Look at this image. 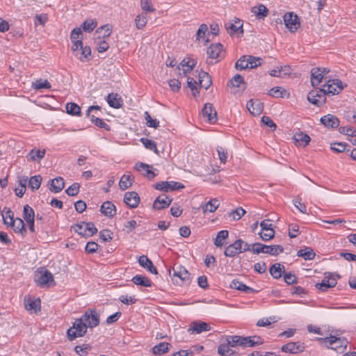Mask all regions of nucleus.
Listing matches in <instances>:
<instances>
[{"instance_id": "obj_1", "label": "nucleus", "mask_w": 356, "mask_h": 356, "mask_svg": "<svg viewBox=\"0 0 356 356\" xmlns=\"http://www.w3.org/2000/svg\"><path fill=\"white\" fill-rule=\"evenodd\" d=\"M234 335L227 336L225 341L222 342L218 348V353L221 356H236L238 351L236 346H238L237 343H233L236 339H234Z\"/></svg>"}, {"instance_id": "obj_2", "label": "nucleus", "mask_w": 356, "mask_h": 356, "mask_svg": "<svg viewBox=\"0 0 356 356\" xmlns=\"http://www.w3.org/2000/svg\"><path fill=\"white\" fill-rule=\"evenodd\" d=\"M316 340L322 345L325 344L327 348H330L335 350L346 348L348 344V341L345 338L336 337L332 335L325 338L316 337Z\"/></svg>"}, {"instance_id": "obj_3", "label": "nucleus", "mask_w": 356, "mask_h": 356, "mask_svg": "<svg viewBox=\"0 0 356 356\" xmlns=\"http://www.w3.org/2000/svg\"><path fill=\"white\" fill-rule=\"evenodd\" d=\"M88 327L86 323L81 318H76L73 325L67 331V337L70 341H73L78 337H82L87 332Z\"/></svg>"}, {"instance_id": "obj_4", "label": "nucleus", "mask_w": 356, "mask_h": 356, "mask_svg": "<svg viewBox=\"0 0 356 356\" xmlns=\"http://www.w3.org/2000/svg\"><path fill=\"white\" fill-rule=\"evenodd\" d=\"M284 248L280 245H267L261 243H254L252 244V252L259 254L265 253L270 255L276 256L283 252Z\"/></svg>"}, {"instance_id": "obj_5", "label": "nucleus", "mask_w": 356, "mask_h": 356, "mask_svg": "<svg viewBox=\"0 0 356 356\" xmlns=\"http://www.w3.org/2000/svg\"><path fill=\"white\" fill-rule=\"evenodd\" d=\"M172 271L173 272V274L172 275V279L174 281L175 278H178L180 280V283L177 282V280H175L177 283L179 284H189L191 281V274L190 273L186 270V268L182 266L180 264H175L174 266L172 268V269H169V274L172 275Z\"/></svg>"}, {"instance_id": "obj_6", "label": "nucleus", "mask_w": 356, "mask_h": 356, "mask_svg": "<svg viewBox=\"0 0 356 356\" xmlns=\"http://www.w3.org/2000/svg\"><path fill=\"white\" fill-rule=\"evenodd\" d=\"M35 282L37 285L40 286L44 285L49 286L50 284L55 285L52 273L44 268L38 269L35 274Z\"/></svg>"}, {"instance_id": "obj_7", "label": "nucleus", "mask_w": 356, "mask_h": 356, "mask_svg": "<svg viewBox=\"0 0 356 356\" xmlns=\"http://www.w3.org/2000/svg\"><path fill=\"white\" fill-rule=\"evenodd\" d=\"M338 278H340V275L332 273H325L322 282L316 283L315 286L321 291H327L328 289L336 286Z\"/></svg>"}, {"instance_id": "obj_8", "label": "nucleus", "mask_w": 356, "mask_h": 356, "mask_svg": "<svg viewBox=\"0 0 356 356\" xmlns=\"http://www.w3.org/2000/svg\"><path fill=\"white\" fill-rule=\"evenodd\" d=\"M74 231L79 235L88 238L93 236L97 232V229L95 227L93 222H81L76 224L74 227Z\"/></svg>"}, {"instance_id": "obj_9", "label": "nucleus", "mask_w": 356, "mask_h": 356, "mask_svg": "<svg viewBox=\"0 0 356 356\" xmlns=\"http://www.w3.org/2000/svg\"><path fill=\"white\" fill-rule=\"evenodd\" d=\"M234 339H236V340L233 341V343H237L238 346L242 347H254L264 343L261 338L259 336L242 337L234 335Z\"/></svg>"}, {"instance_id": "obj_10", "label": "nucleus", "mask_w": 356, "mask_h": 356, "mask_svg": "<svg viewBox=\"0 0 356 356\" xmlns=\"http://www.w3.org/2000/svg\"><path fill=\"white\" fill-rule=\"evenodd\" d=\"M307 99L312 104L320 106L326 102L325 90L323 88L312 90L307 95Z\"/></svg>"}, {"instance_id": "obj_11", "label": "nucleus", "mask_w": 356, "mask_h": 356, "mask_svg": "<svg viewBox=\"0 0 356 356\" xmlns=\"http://www.w3.org/2000/svg\"><path fill=\"white\" fill-rule=\"evenodd\" d=\"M81 318L86 323L88 328L92 329L99 324V314L95 309L86 311Z\"/></svg>"}, {"instance_id": "obj_12", "label": "nucleus", "mask_w": 356, "mask_h": 356, "mask_svg": "<svg viewBox=\"0 0 356 356\" xmlns=\"http://www.w3.org/2000/svg\"><path fill=\"white\" fill-rule=\"evenodd\" d=\"M284 22L286 28H288L291 33L296 32L300 27L298 17L293 12L286 13L284 15Z\"/></svg>"}, {"instance_id": "obj_13", "label": "nucleus", "mask_w": 356, "mask_h": 356, "mask_svg": "<svg viewBox=\"0 0 356 356\" xmlns=\"http://www.w3.org/2000/svg\"><path fill=\"white\" fill-rule=\"evenodd\" d=\"M154 188L156 190L168 191H177L184 188V186L177 181H161L155 184Z\"/></svg>"}, {"instance_id": "obj_14", "label": "nucleus", "mask_w": 356, "mask_h": 356, "mask_svg": "<svg viewBox=\"0 0 356 356\" xmlns=\"http://www.w3.org/2000/svg\"><path fill=\"white\" fill-rule=\"evenodd\" d=\"M305 346L303 343L298 342H289L282 346L281 350L282 352L296 354L302 353L305 350Z\"/></svg>"}, {"instance_id": "obj_15", "label": "nucleus", "mask_w": 356, "mask_h": 356, "mask_svg": "<svg viewBox=\"0 0 356 356\" xmlns=\"http://www.w3.org/2000/svg\"><path fill=\"white\" fill-rule=\"evenodd\" d=\"M209 58L221 59L224 57L223 46L221 43L212 44L207 49Z\"/></svg>"}, {"instance_id": "obj_16", "label": "nucleus", "mask_w": 356, "mask_h": 356, "mask_svg": "<svg viewBox=\"0 0 356 356\" xmlns=\"http://www.w3.org/2000/svg\"><path fill=\"white\" fill-rule=\"evenodd\" d=\"M242 243L243 240L239 238L235 241L233 243L229 244L227 247H226L224 254L226 257H234L236 255L241 253Z\"/></svg>"}, {"instance_id": "obj_17", "label": "nucleus", "mask_w": 356, "mask_h": 356, "mask_svg": "<svg viewBox=\"0 0 356 356\" xmlns=\"http://www.w3.org/2000/svg\"><path fill=\"white\" fill-rule=\"evenodd\" d=\"M202 115L207 118L210 123H215L217 120V112L210 103H206L202 110Z\"/></svg>"}, {"instance_id": "obj_18", "label": "nucleus", "mask_w": 356, "mask_h": 356, "mask_svg": "<svg viewBox=\"0 0 356 356\" xmlns=\"http://www.w3.org/2000/svg\"><path fill=\"white\" fill-rule=\"evenodd\" d=\"M124 203L129 208H136L140 203V197L135 191L127 192L124 197Z\"/></svg>"}, {"instance_id": "obj_19", "label": "nucleus", "mask_w": 356, "mask_h": 356, "mask_svg": "<svg viewBox=\"0 0 356 356\" xmlns=\"http://www.w3.org/2000/svg\"><path fill=\"white\" fill-rule=\"evenodd\" d=\"M82 35L81 28H74L70 35V40L73 43L72 51L75 53L79 50V47H82V40H79V36Z\"/></svg>"}, {"instance_id": "obj_20", "label": "nucleus", "mask_w": 356, "mask_h": 356, "mask_svg": "<svg viewBox=\"0 0 356 356\" xmlns=\"http://www.w3.org/2000/svg\"><path fill=\"white\" fill-rule=\"evenodd\" d=\"M172 201V198L162 194L158 196L153 203V207L156 209L161 210L170 206Z\"/></svg>"}, {"instance_id": "obj_21", "label": "nucleus", "mask_w": 356, "mask_h": 356, "mask_svg": "<svg viewBox=\"0 0 356 356\" xmlns=\"http://www.w3.org/2000/svg\"><path fill=\"white\" fill-rule=\"evenodd\" d=\"M247 109L253 115H260L264 110V104L259 100L250 99L246 104Z\"/></svg>"}, {"instance_id": "obj_22", "label": "nucleus", "mask_w": 356, "mask_h": 356, "mask_svg": "<svg viewBox=\"0 0 356 356\" xmlns=\"http://www.w3.org/2000/svg\"><path fill=\"white\" fill-rule=\"evenodd\" d=\"M227 30L231 36L237 33V35L241 37L244 33L243 23L241 22V20L238 18L234 21V23H231L227 26Z\"/></svg>"}, {"instance_id": "obj_23", "label": "nucleus", "mask_w": 356, "mask_h": 356, "mask_svg": "<svg viewBox=\"0 0 356 356\" xmlns=\"http://www.w3.org/2000/svg\"><path fill=\"white\" fill-rule=\"evenodd\" d=\"M321 122L327 128H337L340 124V121L334 115L327 114L321 118Z\"/></svg>"}, {"instance_id": "obj_24", "label": "nucleus", "mask_w": 356, "mask_h": 356, "mask_svg": "<svg viewBox=\"0 0 356 356\" xmlns=\"http://www.w3.org/2000/svg\"><path fill=\"white\" fill-rule=\"evenodd\" d=\"M138 263L143 268H146L152 274H157V269L153 265L152 261L145 255H142L138 258Z\"/></svg>"}, {"instance_id": "obj_25", "label": "nucleus", "mask_w": 356, "mask_h": 356, "mask_svg": "<svg viewBox=\"0 0 356 356\" xmlns=\"http://www.w3.org/2000/svg\"><path fill=\"white\" fill-rule=\"evenodd\" d=\"M150 168V165L142 162H138L135 165V169L138 172L145 171V173L143 174V176L147 177L149 179H152L156 176V175L154 171L149 169Z\"/></svg>"}, {"instance_id": "obj_26", "label": "nucleus", "mask_w": 356, "mask_h": 356, "mask_svg": "<svg viewBox=\"0 0 356 356\" xmlns=\"http://www.w3.org/2000/svg\"><path fill=\"white\" fill-rule=\"evenodd\" d=\"M100 211L105 216L111 218L115 214L116 208L113 202L111 201H106L101 206Z\"/></svg>"}, {"instance_id": "obj_27", "label": "nucleus", "mask_w": 356, "mask_h": 356, "mask_svg": "<svg viewBox=\"0 0 356 356\" xmlns=\"http://www.w3.org/2000/svg\"><path fill=\"white\" fill-rule=\"evenodd\" d=\"M211 330L210 325L205 322H193L188 329V331H192L196 334H200L204 331H209Z\"/></svg>"}, {"instance_id": "obj_28", "label": "nucleus", "mask_w": 356, "mask_h": 356, "mask_svg": "<svg viewBox=\"0 0 356 356\" xmlns=\"http://www.w3.org/2000/svg\"><path fill=\"white\" fill-rule=\"evenodd\" d=\"M12 229L15 233H19L22 236H24L27 232L23 220L19 218H15L14 222H12Z\"/></svg>"}, {"instance_id": "obj_29", "label": "nucleus", "mask_w": 356, "mask_h": 356, "mask_svg": "<svg viewBox=\"0 0 356 356\" xmlns=\"http://www.w3.org/2000/svg\"><path fill=\"white\" fill-rule=\"evenodd\" d=\"M64 186L65 182L63 179L60 177H58L51 181L49 190L54 193H57L61 191Z\"/></svg>"}, {"instance_id": "obj_30", "label": "nucleus", "mask_w": 356, "mask_h": 356, "mask_svg": "<svg viewBox=\"0 0 356 356\" xmlns=\"http://www.w3.org/2000/svg\"><path fill=\"white\" fill-rule=\"evenodd\" d=\"M108 104L111 107L120 108L122 105V98L117 93H110L107 97Z\"/></svg>"}, {"instance_id": "obj_31", "label": "nucleus", "mask_w": 356, "mask_h": 356, "mask_svg": "<svg viewBox=\"0 0 356 356\" xmlns=\"http://www.w3.org/2000/svg\"><path fill=\"white\" fill-rule=\"evenodd\" d=\"M323 74L321 72V68L314 67L311 70V84L313 87L317 86L322 81Z\"/></svg>"}, {"instance_id": "obj_32", "label": "nucleus", "mask_w": 356, "mask_h": 356, "mask_svg": "<svg viewBox=\"0 0 356 356\" xmlns=\"http://www.w3.org/2000/svg\"><path fill=\"white\" fill-rule=\"evenodd\" d=\"M220 205L219 200L216 198L211 199L205 204L201 205V209L204 213L214 212Z\"/></svg>"}, {"instance_id": "obj_33", "label": "nucleus", "mask_w": 356, "mask_h": 356, "mask_svg": "<svg viewBox=\"0 0 356 356\" xmlns=\"http://www.w3.org/2000/svg\"><path fill=\"white\" fill-rule=\"evenodd\" d=\"M199 82L202 88L207 90L212 84L211 76L207 72L201 71L199 73Z\"/></svg>"}, {"instance_id": "obj_34", "label": "nucleus", "mask_w": 356, "mask_h": 356, "mask_svg": "<svg viewBox=\"0 0 356 356\" xmlns=\"http://www.w3.org/2000/svg\"><path fill=\"white\" fill-rule=\"evenodd\" d=\"M293 139L300 145L307 146L311 140L310 137L302 131L296 132L293 136Z\"/></svg>"}, {"instance_id": "obj_35", "label": "nucleus", "mask_w": 356, "mask_h": 356, "mask_svg": "<svg viewBox=\"0 0 356 356\" xmlns=\"http://www.w3.org/2000/svg\"><path fill=\"white\" fill-rule=\"evenodd\" d=\"M131 281L136 285L143 286L145 287H150L152 282L147 277L141 275H136L133 277Z\"/></svg>"}, {"instance_id": "obj_36", "label": "nucleus", "mask_w": 356, "mask_h": 356, "mask_svg": "<svg viewBox=\"0 0 356 356\" xmlns=\"http://www.w3.org/2000/svg\"><path fill=\"white\" fill-rule=\"evenodd\" d=\"M133 181L131 173L124 175L120 180L119 186L121 190L124 191L132 185Z\"/></svg>"}, {"instance_id": "obj_37", "label": "nucleus", "mask_w": 356, "mask_h": 356, "mask_svg": "<svg viewBox=\"0 0 356 356\" xmlns=\"http://www.w3.org/2000/svg\"><path fill=\"white\" fill-rule=\"evenodd\" d=\"M170 346H171L170 343L161 342L152 348V353L156 355H161L168 351Z\"/></svg>"}, {"instance_id": "obj_38", "label": "nucleus", "mask_w": 356, "mask_h": 356, "mask_svg": "<svg viewBox=\"0 0 356 356\" xmlns=\"http://www.w3.org/2000/svg\"><path fill=\"white\" fill-rule=\"evenodd\" d=\"M284 270V266L281 265L280 264L276 263L270 266L269 272L273 278L279 279L282 277V273Z\"/></svg>"}, {"instance_id": "obj_39", "label": "nucleus", "mask_w": 356, "mask_h": 356, "mask_svg": "<svg viewBox=\"0 0 356 356\" xmlns=\"http://www.w3.org/2000/svg\"><path fill=\"white\" fill-rule=\"evenodd\" d=\"M229 83L232 87L240 88L242 86L243 90H245L247 87V83L244 81L243 77L238 74H235L229 81Z\"/></svg>"}, {"instance_id": "obj_40", "label": "nucleus", "mask_w": 356, "mask_h": 356, "mask_svg": "<svg viewBox=\"0 0 356 356\" xmlns=\"http://www.w3.org/2000/svg\"><path fill=\"white\" fill-rule=\"evenodd\" d=\"M252 13H253L258 19H262L267 16L268 10L264 5L260 4L258 6L252 7Z\"/></svg>"}, {"instance_id": "obj_41", "label": "nucleus", "mask_w": 356, "mask_h": 356, "mask_svg": "<svg viewBox=\"0 0 356 356\" xmlns=\"http://www.w3.org/2000/svg\"><path fill=\"white\" fill-rule=\"evenodd\" d=\"M297 255L304 258L305 260H312L314 258L316 254L311 248H305L298 251Z\"/></svg>"}, {"instance_id": "obj_42", "label": "nucleus", "mask_w": 356, "mask_h": 356, "mask_svg": "<svg viewBox=\"0 0 356 356\" xmlns=\"http://www.w3.org/2000/svg\"><path fill=\"white\" fill-rule=\"evenodd\" d=\"M66 111L72 115L80 116L81 113L80 106L74 102L67 103L65 106Z\"/></svg>"}, {"instance_id": "obj_43", "label": "nucleus", "mask_w": 356, "mask_h": 356, "mask_svg": "<svg viewBox=\"0 0 356 356\" xmlns=\"http://www.w3.org/2000/svg\"><path fill=\"white\" fill-rule=\"evenodd\" d=\"M79 49L81 50V56L79 59L82 62H87L90 60L91 55V49L89 46L83 47L82 44V47H79Z\"/></svg>"}, {"instance_id": "obj_44", "label": "nucleus", "mask_w": 356, "mask_h": 356, "mask_svg": "<svg viewBox=\"0 0 356 356\" xmlns=\"http://www.w3.org/2000/svg\"><path fill=\"white\" fill-rule=\"evenodd\" d=\"M42 178L40 175H35L30 178L29 181V186L32 191L38 190L42 182Z\"/></svg>"}, {"instance_id": "obj_45", "label": "nucleus", "mask_w": 356, "mask_h": 356, "mask_svg": "<svg viewBox=\"0 0 356 356\" xmlns=\"http://www.w3.org/2000/svg\"><path fill=\"white\" fill-rule=\"evenodd\" d=\"M23 218L27 221L34 220L35 212L34 210L28 204L24 207L23 209Z\"/></svg>"}, {"instance_id": "obj_46", "label": "nucleus", "mask_w": 356, "mask_h": 356, "mask_svg": "<svg viewBox=\"0 0 356 356\" xmlns=\"http://www.w3.org/2000/svg\"><path fill=\"white\" fill-rule=\"evenodd\" d=\"M32 88L35 90L49 89L51 88V83L47 79L42 81L40 79L32 83Z\"/></svg>"}, {"instance_id": "obj_47", "label": "nucleus", "mask_w": 356, "mask_h": 356, "mask_svg": "<svg viewBox=\"0 0 356 356\" xmlns=\"http://www.w3.org/2000/svg\"><path fill=\"white\" fill-rule=\"evenodd\" d=\"M229 232L227 230H221L218 232L217 236L214 241V244L216 247H222L223 245L222 240L228 237Z\"/></svg>"}, {"instance_id": "obj_48", "label": "nucleus", "mask_w": 356, "mask_h": 356, "mask_svg": "<svg viewBox=\"0 0 356 356\" xmlns=\"http://www.w3.org/2000/svg\"><path fill=\"white\" fill-rule=\"evenodd\" d=\"M140 142L143 144L145 148L154 151L156 154H159V151L156 147V143L149 138H142Z\"/></svg>"}, {"instance_id": "obj_49", "label": "nucleus", "mask_w": 356, "mask_h": 356, "mask_svg": "<svg viewBox=\"0 0 356 356\" xmlns=\"http://www.w3.org/2000/svg\"><path fill=\"white\" fill-rule=\"evenodd\" d=\"M246 60L248 68L253 69L261 65V58L252 56H246Z\"/></svg>"}, {"instance_id": "obj_50", "label": "nucleus", "mask_w": 356, "mask_h": 356, "mask_svg": "<svg viewBox=\"0 0 356 356\" xmlns=\"http://www.w3.org/2000/svg\"><path fill=\"white\" fill-rule=\"evenodd\" d=\"M323 90H325V96L327 95H334L339 93L337 88L334 86V85H332L331 80H328L327 83L323 86Z\"/></svg>"}, {"instance_id": "obj_51", "label": "nucleus", "mask_w": 356, "mask_h": 356, "mask_svg": "<svg viewBox=\"0 0 356 356\" xmlns=\"http://www.w3.org/2000/svg\"><path fill=\"white\" fill-rule=\"evenodd\" d=\"M88 117L90 118L92 123H93L95 125L100 128H104L106 130H110L109 126L102 119L95 117L93 115Z\"/></svg>"}, {"instance_id": "obj_52", "label": "nucleus", "mask_w": 356, "mask_h": 356, "mask_svg": "<svg viewBox=\"0 0 356 356\" xmlns=\"http://www.w3.org/2000/svg\"><path fill=\"white\" fill-rule=\"evenodd\" d=\"M97 22L93 19H86L82 24V28L86 32H91L97 26Z\"/></svg>"}, {"instance_id": "obj_53", "label": "nucleus", "mask_w": 356, "mask_h": 356, "mask_svg": "<svg viewBox=\"0 0 356 356\" xmlns=\"http://www.w3.org/2000/svg\"><path fill=\"white\" fill-rule=\"evenodd\" d=\"M45 153H46V151L45 149H42V150H40V149H38V150H35V149H32L28 156H29V159L31 160V161H35L36 157L40 159H42L44 157V155H45Z\"/></svg>"}, {"instance_id": "obj_54", "label": "nucleus", "mask_w": 356, "mask_h": 356, "mask_svg": "<svg viewBox=\"0 0 356 356\" xmlns=\"http://www.w3.org/2000/svg\"><path fill=\"white\" fill-rule=\"evenodd\" d=\"M24 305L27 310L36 311L38 309H40V300L38 299L37 300H29V302H26V300L24 299Z\"/></svg>"}, {"instance_id": "obj_55", "label": "nucleus", "mask_w": 356, "mask_h": 356, "mask_svg": "<svg viewBox=\"0 0 356 356\" xmlns=\"http://www.w3.org/2000/svg\"><path fill=\"white\" fill-rule=\"evenodd\" d=\"M348 145L345 143H334L331 144L330 148L332 151L341 153L346 151Z\"/></svg>"}, {"instance_id": "obj_56", "label": "nucleus", "mask_w": 356, "mask_h": 356, "mask_svg": "<svg viewBox=\"0 0 356 356\" xmlns=\"http://www.w3.org/2000/svg\"><path fill=\"white\" fill-rule=\"evenodd\" d=\"M260 237L264 241H268L274 237L275 231L272 227L265 229L264 231H261L259 233Z\"/></svg>"}, {"instance_id": "obj_57", "label": "nucleus", "mask_w": 356, "mask_h": 356, "mask_svg": "<svg viewBox=\"0 0 356 356\" xmlns=\"http://www.w3.org/2000/svg\"><path fill=\"white\" fill-rule=\"evenodd\" d=\"M80 184L79 183H74L70 186H69L65 192L69 196H75L79 192Z\"/></svg>"}, {"instance_id": "obj_58", "label": "nucleus", "mask_w": 356, "mask_h": 356, "mask_svg": "<svg viewBox=\"0 0 356 356\" xmlns=\"http://www.w3.org/2000/svg\"><path fill=\"white\" fill-rule=\"evenodd\" d=\"M102 32H103V34H102L103 38H106L109 37L112 32L111 26L108 24H106V25L100 26L96 31L97 33H101Z\"/></svg>"}, {"instance_id": "obj_59", "label": "nucleus", "mask_w": 356, "mask_h": 356, "mask_svg": "<svg viewBox=\"0 0 356 356\" xmlns=\"http://www.w3.org/2000/svg\"><path fill=\"white\" fill-rule=\"evenodd\" d=\"M144 115L148 127L157 128L159 126V122L156 119H152L147 111L145 112Z\"/></svg>"}, {"instance_id": "obj_60", "label": "nucleus", "mask_w": 356, "mask_h": 356, "mask_svg": "<svg viewBox=\"0 0 356 356\" xmlns=\"http://www.w3.org/2000/svg\"><path fill=\"white\" fill-rule=\"evenodd\" d=\"M286 92L285 90H284L281 87H275L271 88L268 92V95L274 97H283V92Z\"/></svg>"}, {"instance_id": "obj_61", "label": "nucleus", "mask_w": 356, "mask_h": 356, "mask_svg": "<svg viewBox=\"0 0 356 356\" xmlns=\"http://www.w3.org/2000/svg\"><path fill=\"white\" fill-rule=\"evenodd\" d=\"M140 6L143 11L145 13H152L154 11L151 0H141Z\"/></svg>"}, {"instance_id": "obj_62", "label": "nucleus", "mask_w": 356, "mask_h": 356, "mask_svg": "<svg viewBox=\"0 0 356 356\" xmlns=\"http://www.w3.org/2000/svg\"><path fill=\"white\" fill-rule=\"evenodd\" d=\"M339 131L342 134H346L351 137L356 136V130L351 127H340Z\"/></svg>"}, {"instance_id": "obj_63", "label": "nucleus", "mask_w": 356, "mask_h": 356, "mask_svg": "<svg viewBox=\"0 0 356 356\" xmlns=\"http://www.w3.org/2000/svg\"><path fill=\"white\" fill-rule=\"evenodd\" d=\"M235 67L237 70H242L248 68L246 56H241L236 63Z\"/></svg>"}, {"instance_id": "obj_64", "label": "nucleus", "mask_w": 356, "mask_h": 356, "mask_svg": "<svg viewBox=\"0 0 356 356\" xmlns=\"http://www.w3.org/2000/svg\"><path fill=\"white\" fill-rule=\"evenodd\" d=\"M135 24L138 29H141L147 24V18L145 16L138 15L135 19Z\"/></svg>"}]
</instances>
